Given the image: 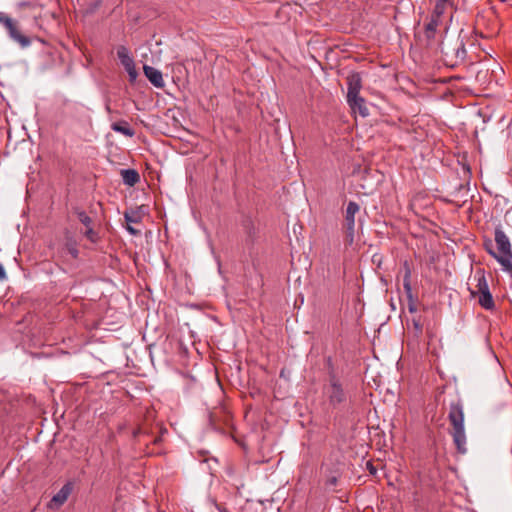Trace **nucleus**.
<instances>
[{"label":"nucleus","instance_id":"nucleus-11","mask_svg":"<svg viewBox=\"0 0 512 512\" xmlns=\"http://www.w3.org/2000/svg\"><path fill=\"white\" fill-rule=\"evenodd\" d=\"M484 22V18H480L476 22L475 27V35L484 39H489L495 37L499 32V27L497 24H494L492 27H489L485 30L482 29V24Z\"/></svg>","mask_w":512,"mask_h":512},{"label":"nucleus","instance_id":"nucleus-29","mask_svg":"<svg viewBox=\"0 0 512 512\" xmlns=\"http://www.w3.org/2000/svg\"><path fill=\"white\" fill-rule=\"evenodd\" d=\"M159 441H160V439H159V438H155V439H154V443H158Z\"/></svg>","mask_w":512,"mask_h":512},{"label":"nucleus","instance_id":"nucleus-19","mask_svg":"<svg viewBox=\"0 0 512 512\" xmlns=\"http://www.w3.org/2000/svg\"><path fill=\"white\" fill-rule=\"evenodd\" d=\"M112 129L116 132H120L122 133L123 135H126V136H133V131L129 128V127H126V126H122L121 124L119 123H114L112 125Z\"/></svg>","mask_w":512,"mask_h":512},{"label":"nucleus","instance_id":"nucleus-26","mask_svg":"<svg viewBox=\"0 0 512 512\" xmlns=\"http://www.w3.org/2000/svg\"><path fill=\"white\" fill-rule=\"evenodd\" d=\"M127 230L129 231L130 234L132 235H138L140 232L139 230H136L135 228H133L130 224H127Z\"/></svg>","mask_w":512,"mask_h":512},{"label":"nucleus","instance_id":"nucleus-13","mask_svg":"<svg viewBox=\"0 0 512 512\" xmlns=\"http://www.w3.org/2000/svg\"><path fill=\"white\" fill-rule=\"evenodd\" d=\"M362 87L361 77L359 74H352L348 77V92L347 99L354 98L356 96H360V90Z\"/></svg>","mask_w":512,"mask_h":512},{"label":"nucleus","instance_id":"nucleus-24","mask_svg":"<svg viewBox=\"0 0 512 512\" xmlns=\"http://www.w3.org/2000/svg\"><path fill=\"white\" fill-rule=\"evenodd\" d=\"M367 470L372 475H376V473H377V469L373 466V464L371 462H367Z\"/></svg>","mask_w":512,"mask_h":512},{"label":"nucleus","instance_id":"nucleus-30","mask_svg":"<svg viewBox=\"0 0 512 512\" xmlns=\"http://www.w3.org/2000/svg\"><path fill=\"white\" fill-rule=\"evenodd\" d=\"M106 110H107L108 112H110V106H109V105H106Z\"/></svg>","mask_w":512,"mask_h":512},{"label":"nucleus","instance_id":"nucleus-22","mask_svg":"<svg viewBox=\"0 0 512 512\" xmlns=\"http://www.w3.org/2000/svg\"><path fill=\"white\" fill-rule=\"evenodd\" d=\"M179 354L183 358V364H186L189 359V350L182 343L179 344Z\"/></svg>","mask_w":512,"mask_h":512},{"label":"nucleus","instance_id":"nucleus-18","mask_svg":"<svg viewBox=\"0 0 512 512\" xmlns=\"http://www.w3.org/2000/svg\"><path fill=\"white\" fill-rule=\"evenodd\" d=\"M124 218L127 224L140 222V215L136 211H127L124 213Z\"/></svg>","mask_w":512,"mask_h":512},{"label":"nucleus","instance_id":"nucleus-14","mask_svg":"<svg viewBox=\"0 0 512 512\" xmlns=\"http://www.w3.org/2000/svg\"><path fill=\"white\" fill-rule=\"evenodd\" d=\"M447 23L443 19L431 16L429 22L425 25V36L428 40L434 38L437 29Z\"/></svg>","mask_w":512,"mask_h":512},{"label":"nucleus","instance_id":"nucleus-3","mask_svg":"<svg viewBox=\"0 0 512 512\" xmlns=\"http://www.w3.org/2000/svg\"><path fill=\"white\" fill-rule=\"evenodd\" d=\"M474 297L478 298V302L486 310H492L495 306L493 297L489 291V287L484 276L477 279L476 290L471 292Z\"/></svg>","mask_w":512,"mask_h":512},{"label":"nucleus","instance_id":"nucleus-27","mask_svg":"<svg viewBox=\"0 0 512 512\" xmlns=\"http://www.w3.org/2000/svg\"><path fill=\"white\" fill-rule=\"evenodd\" d=\"M408 310L411 313L416 312V306H415V304L412 301L409 303Z\"/></svg>","mask_w":512,"mask_h":512},{"label":"nucleus","instance_id":"nucleus-21","mask_svg":"<svg viewBox=\"0 0 512 512\" xmlns=\"http://www.w3.org/2000/svg\"><path fill=\"white\" fill-rule=\"evenodd\" d=\"M77 217L79 221L86 227L91 226L92 219L84 211H77Z\"/></svg>","mask_w":512,"mask_h":512},{"label":"nucleus","instance_id":"nucleus-2","mask_svg":"<svg viewBox=\"0 0 512 512\" xmlns=\"http://www.w3.org/2000/svg\"><path fill=\"white\" fill-rule=\"evenodd\" d=\"M496 252H491L506 272H512V250L509 238L500 228L495 230Z\"/></svg>","mask_w":512,"mask_h":512},{"label":"nucleus","instance_id":"nucleus-5","mask_svg":"<svg viewBox=\"0 0 512 512\" xmlns=\"http://www.w3.org/2000/svg\"><path fill=\"white\" fill-rule=\"evenodd\" d=\"M324 393L329 399L331 405H338L345 401L346 395L343 387L336 377H331L329 384L325 386Z\"/></svg>","mask_w":512,"mask_h":512},{"label":"nucleus","instance_id":"nucleus-9","mask_svg":"<svg viewBox=\"0 0 512 512\" xmlns=\"http://www.w3.org/2000/svg\"><path fill=\"white\" fill-rule=\"evenodd\" d=\"M451 10H452V3H445V1H437L432 15L433 17H436L438 19H443L447 23L448 20H451Z\"/></svg>","mask_w":512,"mask_h":512},{"label":"nucleus","instance_id":"nucleus-16","mask_svg":"<svg viewBox=\"0 0 512 512\" xmlns=\"http://www.w3.org/2000/svg\"><path fill=\"white\" fill-rule=\"evenodd\" d=\"M404 276H403V288L410 300H412V287H411V268L407 261L403 263Z\"/></svg>","mask_w":512,"mask_h":512},{"label":"nucleus","instance_id":"nucleus-12","mask_svg":"<svg viewBox=\"0 0 512 512\" xmlns=\"http://www.w3.org/2000/svg\"><path fill=\"white\" fill-rule=\"evenodd\" d=\"M143 70L145 76L155 87L161 88L164 86L162 73L159 70L148 65H144Z\"/></svg>","mask_w":512,"mask_h":512},{"label":"nucleus","instance_id":"nucleus-7","mask_svg":"<svg viewBox=\"0 0 512 512\" xmlns=\"http://www.w3.org/2000/svg\"><path fill=\"white\" fill-rule=\"evenodd\" d=\"M73 485L68 482L62 486V488L52 497L49 501L47 507L49 509H59L68 499L69 495L72 493Z\"/></svg>","mask_w":512,"mask_h":512},{"label":"nucleus","instance_id":"nucleus-25","mask_svg":"<svg viewBox=\"0 0 512 512\" xmlns=\"http://www.w3.org/2000/svg\"><path fill=\"white\" fill-rule=\"evenodd\" d=\"M6 272H5V269L3 267V265L0 263V281H3L6 279Z\"/></svg>","mask_w":512,"mask_h":512},{"label":"nucleus","instance_id":"nucleus-20","mask_svg":"<svg viewBox=\"0 0 512 512\" xmlns=\"http://www.w3.org/2000/svg\"><path fill=\"white\" fill-rule=\"evenodd\" d=\"M86 231L84 233V235L86 236V238L91 241L92 243H96L99 239L98 237V233L91 227H86Z\"/></svg>","mask_w":512,"mask_h":512},{"label":"nucleus","instance_id":"nucleus-6","mask_svg":"<svg viewBox=\"0 0 512 512\" xmlns=\"http://www.w3.org/2000/svg\"><path fill=\"white\" fill-rule=\"evenodd\" d=\"M117 57L120 60V63L126 70L129 81L131 83L135 82L138 77V72L135 67V63L133 58L130 55V52L127 47L121 45L117 47Z\"/></svg>","mask_w":512,"mask_h":512},{"label":"nucleus","instance_id":"nucleus-10","mask_svg":"<svg viewBox=\"0 0 512 512\" xmlns=\"http://www.w3.org/2000/svg\"><path fill=\"white\" fill-rule=\"evenodd\" d=\"M347 102L354 113H358L362 117L369 115V110L365 104V100L361 96L348 98Z\"/></svg>","mask_w":512,"mask_h":512},{"label":"nucleus","instance_id":"nucleus-4","mask_svg":"<svg viewBox=\"0 0 512 512\" xmlns=\"http://www.w3.org/2000/svg\"><path fill=\"white\" fill-rule=\"evenodd\" d=\"M0 23L7 29L10 38L19 43L21 47H28L30 45V39L20 32L17 23L9 16L1 15Z\"/></svg>","mask_w":512,"mask_h":512},{"label":"nucleus","instance_id":"nucleus-1","mask_svg":"<svg viewBox=\"0 0 512 512\" xmlns=\"http://www.w3.org/2000/svg\"><path fill=\"white\" fill-rule=\"evenodd\" d=\"M448 419L452 425L451 435L458 452H466V435L464 429V413L459 403H451Z\"/></svg>","mask_w":512,"mask_h":512},{"label":"nucleus","instance_id":"nucleus-28","mask_svg":"<svg viewBox=\"0 0 512 512\" xmlns=\"http://www.w3.org/2000/svg\"><path fill=\"white\" fill-rule=\"evenodd\" d=\"M336 481H337V480H336V478H335V477H332V478L329 480V483H330L331 485H335V484H336Z\"/></svg>","mask_w":512,"mask_h":512},{"label":"nucleus","instance_id":"nucleus-8","mask_svg":"<svg viewBox=\"0 0 512 512\" xmlns=\"http://www.w3.org/2000/svg\"><path fill=\"white\" fill-rule=\"evenodd\" d=\"M359 210H360V206L358 203H356L354 201H350L347 204L345 222H346V228H347L348 236L350 238V242L353 241L354 228H355V215L359 212Z\"/></svg>","mask_w":512,"mask_h":512},{"label":"nucleus","instance_id":"nucleus-17","mask_svg":"<svg viewBox=\"0 0 512 512\" xmlns=\"http://www.w3.org/2000/svg\"><path fill=\"white\" fill-rule=\"evenodd\" d=\"M62 253L69 254L73 259L78 258L79 250L77 248V242L72 236L66 237V242L62 248Z\"/></svg>","mask_w":512,"mask_h":512},{"label":"nucleus","instance_id":"nucleus-15","mask_svg":"<svg viewBox=\"0 0 512 512\" xmlns=\"http://www.w3.org/2000/svg\"><path fill=\"white\" fill-rule=\"evenodd\" d=\"M121 176L123 182L128 186H134L140 180L139 173L134 169L121 170Z\"/></svg>","mask_w":512,"mask_h":512},{"label":"nucleus","instance_id":"nucleus-23","mask_svg":"<svg viewBox=\"0 0 512 512\" xmlns=\"http://www.w3.org/2000/svg\"><path fill=\"white\" fill-rule=\"evenodd\" d=\"M414 328L416 330L417 335L419 336L422 333V325L419 321H413Z\"/></svg>","mask_w":512,"mask_h":512}]
</instances>
